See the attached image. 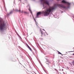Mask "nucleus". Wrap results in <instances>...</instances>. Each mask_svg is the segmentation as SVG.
<instances>
[{"instance_id": "f257e3e1", "label": "nucleus", "mask_w": 74, "mask_h": 74, "mask_svg": "<svg viewBox=\"0 0 74 74\" xmlns=\"http://www.w3.org/2000/svg\"><path fill=\"white\" fill-rule=\"evenodd\" d=\"M55 8L54 7H50L48 9H47L43 13V14H45L44 16H45L49 15V14H50V12H51L52 10H54Z\"/></svg>"}, {"instance_id": "f03ea898", "label": "nucleus", "mask_w": 74, "mask_h": 74, "mask_svg": "<svg viewBox=\"0 0 74 74\" xmlns=\"http://www.w3.org/2000/svg\"><path fill=\"white\" fill-rule=\"evenodd\" d=\"M7 27V25L4 23V22H1V21H0V29L1 30H6Z\"/></svg>"}, {"instance_id": "7ed1b4c3", "label": "nucleus", "mask_w": 74, "mask_h": 74, "mask_svg": "<svg viewBox=\"0 0 74 74\" xmlns=\"http://www.w3.org/2000/svg\"><path fill=\"white\" fill-rule=\"evenodd\" d=\"M41 2H43V6L44 7V4H46L48 5H49V1H44V0H41Z\"/></svg>"}, {"instance_id": "20e7f679", "label": "nucleus", "mask_w": 74, "mask_h": 74, "mask_svg": "<svg viewBox=\"0 0 74 74\" xmlns=\"http://www.w3.org/2000/svg\"><path fill=\"white\" fill-rule=\"evenodd\" d=\"M59 7H61V8H66V7L64 5H63L62 4H58L57 5Z\"/></svg>"}, {"instance_id": "39448f33", "label": "nucleus", "mask_w": 74, "mask_h": 74, "mask_svg": "<svg viewBox=\"0 0 74 74\" xmlns=\"http://www.w3.org/2000/svg\"><path fill=\"white\" fill-rule=\"evenodd\" d=\"M61 3H67L68 5H70V3L67 2L66 1H65L64 0L62 1Z\"/></svg>"}, {"instance_id": "423d86ee", "label": "nucleus", "mask_w": 74, "mask_h": 74, "mask_svg": "<svg viewBox=\"0 0 74 74\" xmlns=\"http://www.w3.org/2000/svg\"><path fill=\"white\" fill-rule=\"evenodd\" d=\"M41 14V12H39L37 13V16H39V15H40Z\"/></svg>"}, {"instance_id": "0eeeda50", "label": "nucleus", "mask_w": 74, "mask_h": 74, "mask_svg": "<svg viewBox=\"0 0 74 74\" xmlns=\"http://www.w3.org/2000/svg\"><path fill=\"white\" fill-rule=\"evenodd\" d=\"M16 11H17V12H19L20 13H21V9H19V10H16Z\"/></svg>"}, {"instance_id": "6e6552de", "label": "nucleus", "mask_w": 74, "mask_h": 74, "mask_svg": "<svg viewBox=\"0 0 74 74\" xmlns=\"http://www.w3.org/2000/svg\"><path fill=\"white\" fill-rule=\"evenodd\" d=\"M29 10L30 12V13H31V14H32V12L31 10H30V9H29Z\"/></svg>"}, {"instance_id": "1a4fd4ad", "label": "nucleus", "mask_w": 74, "mask_h": 74, "mask_svg": "<svg viewBox=\"0 0 74 74\" xmlns=\"http://www.w3.org/2000/svg\"><path fill=\"white\" fill-rule=\"evenodd\" d=\"M28 48L29 49H30V51H32V49H31L30 48V47H29V46H28Z\"/></svg>"}, {"instance_id": "9d476101", "label": "nucleus", "mask_w": 74, "mask_h": 74, "mask_svg": "<svg viewBox=\"0 0 74 74\" xmlns=\"http://www.w3.org/2000/svg\"><path fill=\"white\" fill-rule=\"evenodd\" d=\"M24 14H27V12L26 11H24Z\"/></svg>"}, {"instance_id": "9b49d317", "label": "nucleus", "mask_w": 74, "mask_h": 74, "mask_svg": "<svg viewBox=\"0 0 74 74\" xmlns=\"http://www.w3.org/2000/svg\"><path fill=\"white\" fill-rule=\"evenodd\" d=\"M24 12H25V11H23V10H22L21 11L22 14H23V13L24 14Z\"/></svg>"}, {"instance_id": "f8f14e48", "label": "nucleus", "mask_w": 74, "mask_h": 74, "mask_svg": "<svg viewBox=\"0 0 74 74\" xmlns=\"http://www.w3.org/2000/svg\"><path fill=\"white\" fill-rule=\"evenodd\" d=\"M40 32H41V35H42V31H41V30H40Z\"/></svg>"}, {"instance_id": "ddd939ff", "label": "nucleus", "mask_w": 74, "mask_h": 74, "mask_svg": "<svg viewBox=\"0 0 74 74\" xmlns=\"http://www.w3.org/2000/svg\"><path fill=\"white\" fill-rule=\"evenodd\" d=\"M58 54H60L61 55H62V53H61L60 52H59V51H58Z\"/></svg>"}, {"instance_id": "4468645a", "label": "nucleus", "mask_w": 74, "mask_h": 74, "mask_svg": "<svg viewBox=\"0 0 74 74\" xmlns=\"http://www.w3.org/2000/svg\"><path fill=\"white\" fill-rule=\"evenodd\" d=\"M35 22H36V25H37V26H38V25H37V23H37V22L36 21V20H35Z\"/></svg>"}, {"instance_id": "2eb2a0df", "label": "nucleus", "mask_w": 74, "mask_h": 74, "mask_svg": "<svg viewBox=\"0 0 74 74\" xmlns=\"http://www.w3.org/2000/svg\"><path fill=\"white\" fill-rule=\"evenodd\" d=\"M12 11L11 12H10L9 14H12Z\"/></svg>"}, {"instance_id": "dca6fc26", "label": "nucleus", "mask_w": 74, "mask_h": 74, "mask_svg": "<svg viewBox=\"0 0 74 74\" xmlns=\"http://www.w3.org/2000/svg\"><path fill=\"white\" fill-rule=\"evenodd\" d=\"M55 71H57V73H58V70L57 69H55Z\"/></svg>"}, {"instance_id": "f3484780", "label": "nucleus", "mask_w": 74, "mask_h": 74, "mask_svg": "<svg viewBox=\"0 0 74 74\" xmlns=\"http://www.w3.org/2000/svg\"><path fill=\"white\" fill-rule=\"evenodd\" d=\"M27 45V46L28 47V46H29Z\"/></svg>"}, {"instance_id": "a211bd4d", "label": "nucleus", "mask_w": 74, "mask_h": 74, "mask_svg": "<svg viewBox=\"0 0 74 74\" xmlns=\"http://www.w3.org/2000/svg\"><path fill=\"white\" fill-rule=\"evenodd\" d=\"M19 1H21V0H19Z\"/></svg>"}, {"instance_id": "6ab92c4d", "label": "nucleus", "mask_w": 74, "mask_h": 74, "mask_svg": "<svg viewBox=\"0 0 74 74\" xmlns=\"http://www.w3.org/2000/svg\"><path fill=\"white\" fill-rule=\"evenodd\" d=\"M73 55H74V53L73 54Z\"/></svg>"}, {"instance_id": "aec40b11", "label": "nucleus", "mask_w": 74, "mask_h": 74, "mask_svg": "<svg viewBox=\"0 0 74 74\" xmlns=\"http://www.w3.org/2000/svg\"><path fill=\"white\" fill-rule=\"evenodd\" d=\"M71 52H74V51H71Z\"/></svg>"}]
</instances>
